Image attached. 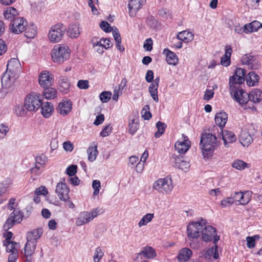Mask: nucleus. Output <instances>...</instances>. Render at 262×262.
Returning <instances> with one entry per match:
<instances>
[{
	"label": "nucleus",
	"instance_id": "1",
	"mask_svg": "<svg viewBox=\"0 0 262 262\" xmlns=\"http://www.w3.org/2000/svg\"><path fill=\"white\" fill-rule=\"evenodd\" d=\"M51 55L54 62L61 63L69 58L70 51L68 47L57 45L52 50Z\"/></svg>",
	"mask_w": 262,
	"mask_h": 262
},
{
	"label": "nucleus",
	"instance_id": "2",
	"mask_svg": "<svg viewBox=\"0 0 262 262\" xmlns=\"http://www.w3.org/2000/svg\"><path fill=\"white\" fill-rule=\"evenodd\" d=\"M216 137L212 134L204 133L201 138L200 146L203 151L211 152L217 146Z\"/></svg>",
	"mask_w": 262,
	"mask_h": 262
},
{
	"label": "nucleus",
	"instance_id": "3",
	"mask_svg": "<svg viewBox=\"0 0 262 262\" xmlns=\"http://www.w3.org/2000/svg\"><path fill=\"white\" fill-rule=\"evenodd\" d=\"M66 30V26L61 23H58L53 26L48 33L49 40L54 43L60 41L63 38Z\"/></svg>",
	"mask_w": 262,
	"mask_h": 262
},
{
	"label": "nucleus",
	"instance_id": "4",
	"mask_svg": "<svg viewBox=\"0 0 262 262\" xmlns=\"http://www.w3.org/2000/svg\"><path fill=\"white\" fill-rule=\"evenodd\" d=\"M40 96L37 93H31L26 97L24 105L28 111H37L41 106Z\"/></svg>",
	"mask_w": 262,
	"mask_h": 262
},
{
	"label": "nucleus",
	"instance_id": "5",
	"mask_svg": "<svg viewBox=\"0 0 262 262\" xmlns=\"http://www.w3.org/2000/svg\"><path fill=\"white\" fill-rule=\"evenodd\" d=\"M206 224L205 221L201 219L200 221L190 223L187 228V233L189 237L197 239L202 233L204 226Z\"/></svg>",
	"mask_w": 262,
	"mask_h": 262
},
{
	"label": "nucleus",
	"instance_id": "6",
	"mask_svg": "<svg viewBox=\"0 0 262 262\" xmlns=\"http://www.w3.org/2000/svg\"><path fill=\"white\" fill-rule=\"evenodd\" d=\"M99 212V209L97 208L91 210L89 212L87 211L80 212L76 219V225L77 226H81L89 223L98 215Z\"/></svg>",
	"mask_w": 262,
	"mask_h": 262
},
{
	"label": "nucleus",
	"instance_id": "7",
	"mask_svg": "<svg viewBox=\"0 0 262 262\" xmlns=\"http://www.w3.org/2000/svg\"><path fill=\"white\" fill-rule=\"evenodd\" d=\"M154 188L159 192L168 194L173 189L171 180L168 177L159 179L154 183Z\"/></svg>",
	"mask_w": 262,
	"mask_h": 262
},
{
	"label": "nucleus",
	"instance_id": "8",
	"mask_svg": "<svg viewBox=\"0 0 262 262\" xmlns=\"http://www.w3.org/2000/svg\"><path fill=\"white\" fill-rule=\"evenodd\" d=\"M23 213L20 210L14 209L13 211L10 213L4 225V229L7 231L11 228L16 223H20L23 220Z\"/></svg>",
	"mask_w": 262,
	"mask_h": 262
},
{
	"label": "nucleus",
	"instance_id": "9",
	"mask_svg": "<svg viewBox=\"0 0 262 262\" xmlns=\"http://www.w3.org/2000/svg\"><path fill=\"white\" fill-rule=\"evenodd\" d=\"M202 240L208 242L213 240V243L216 245L220 239V236L216 235V229L211 226H206L205 224L202 233Z\"/></svg>",
	"mask_w": 262,
	"mask_h": 262
},
{
	"label": "nucleus",
	"instance_id": "10",
	"mask_svg": "<svg viewBox=\"0 0 262 262\" xmlns=\"http://www.w3.org/2000/svg\"><path fill=\"white\" fill-rule=\"evenodd\" d=\"M229 90L232 98L239 104H246L250 100L249 94L244 90L238 89L237 86L229 87Z\"/></svg>",
	"mask_w": 262,
	"mask_h": 262
},
{
	"label": "nucleus",
	"instance_id": "11",
	"mask_svg": "<svg viewBox=\"0 0 262 262\" xmlns=\"http://www.w3.org/2000/svg\"><path fill=\"white\" fill-rule=\"evenodd\" d=\"M246 74L245 69L240 68H236L234 75L229 78V87L236 86V84L243 83L245 80Z\"/></svg>",
	"mask_w": 262,
	"mask_h": 262
},
{
	"label": "nucleus",
	"instance_id": "12",
	"mask_svg": "<svg viewBox=\"0 0 262 262\" xmlns=\"http://www.w3.org/2000/svg\"><path fill=\"white\" fill-rule=\"evenodd\" d=\"M69 188L66 183L65 179L64 178L61 179L60 181L57 183L55 190V192L59 199L63 201H67L69 198Z\"/></svg>",
	"mask_w": 262,
	"mask_h": 262
},
{
	"label": "nucleus",
	"instance_id": "13",
	"mask_svg": "<svg viewBox=\"0 0 262 262\" xmlns=\"http://www.w3.org/2000/svg\"><path fill=\"white\" fill-rule=\"evenodd\" d=\"M27 21L23 17L15 18L10 22L9 29L11 32L18 34L24 31Z\"/></svg>",
	"mask_w": 262,
	"mask_h": 262
},
{
	"label": "nucleus",
	"instance_id": "14",
	"mask_svg": "<svg viewBox=\"0 0 262 262\" xmlns=\"http://www.w3.org/2000/svg\"><path fill=\"white\" fill-rule=\"evenodd\" d=\"M176 150L180 154H185L190 147V142L188 137L185 135H182L181 140H178L174 145Z\"/></svg>",
	"mask_w": 262,
	"mask_h": 262
},
{
	"label": "nucleus",
	"instance_id": "15",
	"mask_svg": "<svg viewBox=\"0 0 262 262\" xmlns=\"http://www.w3.org/2000/svg\"><path fill=\"white\" fill-rule=\"evenodd\" d=\"M146 3V0H130L128 4L129 15L132 17L136 16L137 12Z\"/></svg>",
	"mask_w": 262,
	"mask_h": 262
},
{
	"label": "nucleus",
	"instance_id": "16",
	"mask_svg": "<svg viewBox=\"0 0 262 262\" xmlns=\"http://www.w3.org/2000/svg\"><path fill=\"white\" fill-rule=\"evenodd\" d=\"M38 80L40 85L43 89L52 85L53 79L48 71H42L39 75Z\"/></svg>",
	"mask_w": 262,
	"mask_h": 262
},
{
	"label": "nucleus",
	"instance_id": "17",
	"mask_svg": "<svg viewBox=\"0 0 262 262\" xmlns=\"http://www.w3.org/2000/svg\"><path fill=\"white\" fill-rule=\"evenodd\" d=\"M36 246V244L35 243L27 242L24 247V255L26 257V262H32Z\"/></svg>",
	"mask_w": 262,
	"mask_h": 262
},
{
	"label": "nucleus",
	"instance_id": "18",
	"mask_svg": "<svg viewBox=\"0 0 262 262\" xmlns=\"http://www.w3.org/2000/svg\"><path fill=\"white\" fill-rule=\"evenodd\" d=\"M112 46L110 40L107 38H101L99 41L93 43V47L95 48L96 51L99 54H102L103 52V48L108 49Z\"/></svg>",
	"mask_w": 262,
	"mask_h": 262
},
{
	"label": "nucleus",
	"instance_id": "19",
	"mask_svg": "<svg viewBox=\"0 0 262 262\" xmlns=\"http://www.w3.org/2000/svg\"><path fill=\"white\" fill-rule=\"evenodd\" d=\"M159 82L160 78L159 77H157L154 79L148 88V92L151 98L156 102H158L159 101L158 95V89Z\"/></svg>",
	"mask_w": 262,
	"mask_h": 262
},
{
	"label": "nucleus",
	"instance_id": "20",
	"mask_svg": "<svg viewBox=\"0 0 262 262\" xmlns=\"http://www.w3.org/2000/svg\"><path fill=\"white\" fill-rule=\"evenodd\" d=\"M43 233V230L41 228H38L29 231L27 233V242L35 243L37 244V240L41 236Z\"/></svg>",
	"mask_w": 262,
	"mask_h": 262
},
{
	"label": "nucleus",
	"instance_id": "21",
	"mask_svg": "<svg viewBox=\"0 0 262 262\" xmlns=\"http://www.w3.org/2000/svg\"><path fill=\"white\" fill-rule=\"evenodd\" d=\"M14 74H11V72L6 70V71L3 74L1 78V82L3 87L6 88L11 85L14 80Z\"/></svg>",
	"mask_w": 262,
	"mask_h": 262
},
{
	"label": "nucleus",
	"instance_id": "22",
	"mask_svg": "<svg viewBox=\"0 0 262 262\" xmlns=\"http://www.w3.org/2000/svg\"><path fill=\"white\" fill-rule=\"evenodd\" d=\"M228 119V116L226 112L221 111L217 113L215 117V122L216 124L219 126L221 129L225 126L227 123Z\"/></svg>",
	"mask_w": 262,
	"mask_h": 262
},
{
	"label": "nucleus",
	"instance_id": "23",
	"mask_svg": "<svg viewBox=\"0 0 262 262\" xmlns=\"http://www.w3.org/2000/svg\"><path fill=\"white\" fill-rule=\"evenodd\" d=\"M41 113L45 118H49L52 115L54 111V107L51 102H46L42 103L41 102Z\"/></svg>",
	"mask_w": 262,
	"mask_h": 262
},
{
	"label": "nucleus",
	"instance_id": "24",
	"mask_svg": "<svg viewBox=\"0 0 262 262\" xmlns=\"http://www.w3.org/2000/svg\"><path fill=\"white\" fill-rule=\"evenodd\" d=\"M72 104L71 101H64L59 103L57 111L59 113L62 115H67L72 110Z\"/></svg>",
	"mask_w": 262,
	"mask_h": 262
},
{
	"label": "nucleus",
	"instance_id": "25",
	"mask_svg": "<svg viewBox=\"0 0 262 262\" xmlns=\"http://www.w3.org/2000/svg\"><path fill=\"white\" fill-rule=\"evenodd\" d=\"M58 83L60 91L65 94L68 93L71 86L68 78L64 76H60Z\"/></svg>",
	"mask_w": 262,
	"mask_h": 262
},
{
	"label": "nucleus",
	"instance_id": "26",
	"mask_svg": "<svg viewBox=\"0 0 262 262\" xmlns=\"http://www.w3.org/2000/svg\"><path fill=\"white\" fill-rule=\"evenodd\" d=\"M239 140L244 146L248 147L253 142V137L249 132L243 130L241 133Z\"/></svg>",
	"mask_w": 262,
	"mask_h": 262
},
{
	"label": "nucleus",
	"instance_id": "27",
	"mask_svg": "<svg viewBox=\"0 0 262 262\" xmlns=\"http://www.w3.org/2000/svg\"><path fill=\"white\" fill-rule=\"evenodd\" d=\"M163 53L166 56V60L168 64L175 66L178 63V58L174 52L168 49H165Z\"/></svg>",
	"mask_w": 262,
	"mask_h": 262
},
{
	"label": "nucleus",
	"instance_id": "28",
	"mask_svg": "<svg viewBox=\"0 0 262 262\" xmlns=\"http://www.w3.org/2000/svg\"><path fill=\"white\" fill-rule=\"evenodd\" d=\"M192 254L191 250L187 248L181 249L177 256L179 262H185L189 259Z\"/></svg>",
	"mask_w": 262,
	"mask_h": 262
},
{
	"label": "nucleus",
	"instance_id": "29",
	"mask_svg": "<svg viewBox=\"0 0 262 262\" xmlns=\"http://www.w3.org/2000/svg\"><path fill=\"white\" fill-rule=\"evenodd\" d=\"M221 134L222 139L226 146L228 143H232L236 141V137L232 132L222 129Z\"/></svg>",
	"mask_w": 262,
	"mask_h": 262
},
{
	"label": "nucleus",
	"instance_id": "30",
	"mask_svg": "<svg viewBox=\"0 0 262 262\" xmlns=\"http://www.w3.org/2000/svg\"><path fill=\"white\" fill-rule=\"evenodd\" d=\"M67 31L68 35L70 38H77L80 34V32L79 31V24H70Z\"/></svg>",
	"mask_w": 262,
	"mask_h": 262
},
{
	"label": "nucleus",
	"instance_id": "31",
	"mask_svg": "<svg viewBox=\"0 0 262 262\" xmlns=\"http://www.w3.org/2000/svg\"><path fill=\"white\" fill-rule=\"evenodd\" d=\"M248 97L251 101L258 103L262 100V91L259 89H254L249 93Z\"/></svg>",
	"mask_w": 262,
	"mask_h": 262
},
{
	"label": "nucleus",
	"instance_id": "32",
	"mask_svg": "<svg viewBox=\"0 0 262 262\" xmlns=\"http://www.w3.org/2000/svg\"><path fill=\"white\" fill-rule=\"evenodd\" d=\"M20 63L19 60L16 58H11L8 61L7 65V70L11 72V74H14L20 68Z\"/></svg>",
	"mask_w": 262,
	"mask_h": 262
},
{
	"label": "nucleus",
	"instance_id": "33",
	"mask_svg": "<svg viewBox=\"0 0 262 262\" xmlns=\"http://www.w3.org/2000/svg\"><path fill=\"white\" fill-rule=\"evenodd\" d=\"M4 15L6 19L12 21L15 18H18V13L17 10L13 7H8L4 12Z\"/></svg>",
	"mask_w": 262,
	"mask_h": 262
},
{
	"label": "nucleus",
	"instance_id": "34",
	"mask_svg": "<svg viewBox=\"0 0 262 262\" xmlns=\"http://www.w3.org/2000/svg\"><path fill=\"white\" fill-rule=\"evenodd\" d=\"M193 36L192 32L185 30L179 32L177 36V38L185 42H189L193 40Z\"/></svg>",
	"mask_w": 262,
	"mask_h": 262
},
{
	"label": "nucleus",
	"instance_id": "35",
	"mask_svg": "<svg viewBox=\"0 0 262 262\" xmlns=\"http://www.w3.org/2000/svg\"><path fill=\"white\" fill-rule=\"evenodd\" d=\"M260 23L257 20H254L246 24L244 27V31L245 33L252 32L257 31V30L260 27Z\"/></svg>",
	"mask_w": 262,
	"mask_h": 262
},
{
	"label": "nucleus",
	"instance_id": "36",
	"mask_svg": "<svg viewBox=\"0 0 262 262\" xmlns=\"http://www.w3.org/2000/svg\"><path fill=\"white\" fill-rule=\"evenodd\" d=\"M139 254H142L147 259H152L157 255L155 250L150 246L145 247Z\"/></svg>",
	"mask_w": 262,
	"mask_h": 262
},
{
	"label": "nucleus",
	"instance_id": "37",
	"mask_svg": "<svg viewBox=\"0 0 262 262\" xmlns=\"http://www.w3.org/2000/svg\"><path fill=\"white\" fill-rule=\"evenodd\" d=\"M259 79V76L255 72H250L246 77L247 83L250 86H254L258 82Z\"/></svg>",
	"mask_w": 262,
	"mask_h": 262
},
{
	"label": "nucleus",
	"instance_id": "38",
	"mask_svg": "<svg viewBox=\"0 0 262 262\" xmlns=\"http://www.w3.org/2000/svg\"><path fill=\"white\" fill-rule=\"evenodd\" d=\"M25 36L29 38H33L37 33V28L34 25H32L27 27H25Z\"/></svg>",
	"mask_w": 262,
	"mask_h": 262
},
{
	"label": "nucleus",
	"instance_id": "39",
	"mask_svg": "<svg viewBox=\"0 0 262 262\" xmlns=\"http://www.w3.org/2000/svg\"><path fill=\"white\" fill-rule=\"evenodd\" d=\"M175 161V167L179 168L184 171L188 170L190 165L188 162L182 160L179 158H176Z\"/></svg>",
	"mask_w": 262,
	"mask_h": 262
},
{
	"label": "nucleus",
	"instance_id": "40",
	"mask_svg": "<svg viewBox=\"0 0 262 262\" xmlns=\"http://www.w3.org/2000/svg\"><path fill=\"white\" fill-rule=\"evenodd\" d=\"M233 202H239L240 204L245 205L247 204L249 201V199L247 198L246 200L244 199V195L242 192H235L233 196H232Z\"/></svg>",
	"mask_w": 262,
	"mask_h": 262
},
{
	"label": "nucleus",
	"instance_id": "41",
	"mask_svg": "<svg viewBox=\"0 0 262 262\" xmlns=\"http://www.w3.org/2000/svg\"><path fill=\"white\" fill-rule=\"evenodd\" d=\"M43 93L44 96L47 99H54L57 95L56 90L55 88H51V86L45 88Z\"/></svg>",
	"mask_w": 262,
	"mask_h": 262
},
{
	"label": "nucleus",
	"instance_id": "42",
	"mask_svg": "<svg viewBox=\"0 0 262 262\" xmlns=\"http://www.w3.org/2000/svg\"><path fill=\"white\" fill-rule=\"evenodd\" d=\"M232 166L236 169L242 170L246 168L250 167V164L242 160L237 159L232 163Z\"/></svg>",
	"mask_w": 262,
	"mask_h": 262
},
{
	"label": "nucleus",
	"instance_id": "43",
	"mask_svg": "<svg viewBox=\"0 0 262 262\" xmlns=\"http://www.w3.org/2000/svg\"><path fill=\"white\" fill-rule=\"evenodd\" d=\"M98 151L97 149V146H91L87 149L88 159L91 162H93L96 159Z\"/></svg>",
	"mask_w": 262,
	"mask_h": 262
},
{
	"label": "nucleus",
	"instance_id": "44",
	"mask_svg": "<svg viewBox=\"0 0 262 262\" xmlns=\"http://www.w3.org/2000/svg\"><path fill=\"white\" fill-rule=\"evenodd\" d=\"M154 217V213H147L143 216L138 223V226L141 227L142 226L147 225L148 223L151 222Z\"/></svg>",
	"mask_w": 262,
	"mask_h": 262
},
{
	"label": "nucleus",
	"instance_id": "45",
	"mask_svg": "<svg viewBox=\"0 0 262 262\" xmlns=\"http://www.w3.org/2000/svg\"><path fill=\"white\" fill-rule=\"evenodd\" d=\"M156 127L158 130L155 134V137L156 138L160 137L165 132L166 127V125L161 121H158L156 123Z\"/></svg>",
	"mask_w": 262,
	"mask_h": 262
},
{
	"label": "nucleus",
	"instance_id": "46",
	"mask_svg": "<svg viewBox=\"0 0 262 262\" xmlns=\"http://www.w3.org/2000/svg\"><path fill=\"white\" fill-rule=\"evenodd\" d=\"M256 57V56L252 55L251 53L246 54L242 57L241 62L243 64H246L249 67L251 63L252 62V61H253Z\"/></svg>",
	"mask_w": 262,
	"mask_h": 262
},
{
	"label": "nucleus",
	"instance_id": "47",
	"mask_svg": "<svg viewBox=\"0 0 262 262\" xmlns=\"http://www.w3.org/2000/svg\"><path fill=\"white\" fill-rule=\"evenodd\" d=\"M149 106L148 105H145L141 111L142 117L144 120H149L152 117L149 112Z\"/></svg>",
	"mask_w": 262,
	"mask_h": 262
},
{
	"label": "nucleus",
	"instance_id": "48",
	"mask_svg": "<svg viewBox=\"0 0 262 262\" xmlns=\"http://www.w3.org/2000/svg\"><path fill=\"white\" fill-rule=\"evenodd\" d=\"M112 96L111 92L109 91H104L100 93L99 95V98L100 100L103 103H106L110 99H111Z\"/></svg>",
	"mask_w": 262,
	"mask_h": 262
},
{
	"label": "nucleus",
	"instance_id": "49",
	"mask_svg": "<svg viewBox=\"0 0 262 262\" xmlns=\"http://www.w3.org/2000/svg\"><path fill=\"white\" fill-rule=\"evenodd\" d=\"M28 111H27L26 108L25 107V105H18L15 108V114L17 116H23L25 115Z\"/></svg>",
	"mask_w": 262,
	"mask_h": 262
},
{
	"label": "nucleus",
	"instance_id": "50",
	"mask_svg": "<svg viewBox=\"0 0 262 262\" xmlns=\"http://www.w3.org/2000/svg\"><path fill=\"white\" fill-rule=\"evenodd\" d=\"M100 187L101 184L100 181L95 180L93 181L92 187L94 189V195L96 196L98 194Z\"/></svg>",
	"mask_w": 262,
	"mask_h": 262
},
{
	"label": "nucleus",
	"instance_id": "51",
	"mask_svg": "<svg viewBox=\"0 0 262 262\" xmlns=\"http://www.w3.org/2000/svg\"><path fill=\"white\" fill-rule=\"evenodd\" d=\"M138 128V125L137 123L135 122L134 119L132 120L131 122L129 123V133L133 135L137 132Z\"/></svg>",
	"mask_w": 262,
	"mask_h": 262
},
{
	"label": "nucleus",
	"instance_id": "52",
	"mask_svg": "<svg viewBox=\"0 0 262 262\" xmlns=\"http://www.w3.org/2000/svg\"><path fill=\"white\" fill-rule=\"evenodd\" d=\"M104 254L100 247H97L95 252V254L93 257L94 261L98 260V262L102 258Z\"/></svg>",
	"mask_w": 262,
	"mask_h": 262
},
{
	"label": "nucleus",
	"instance_id": "53",
	"mask_svg": "<svg viewBox=\"0 0 262 262\" xmlns=\"http://www.w3.org/2000/svg\"><path fill=\"white\" fill-rule=\"evenodd\" d=\"M99 26L105 32H111L112 30L111 25L106 21H102Z\"/></svg>",
	"mask_w": 262,
	"mask_h": 262
},
{
	"label": "nucleus",
	"instance_id": "54",
	"mask_svg": "<svg viewBox=\"0 0 262 262\" xmlns=\"http://www.w3.org/2000/svg\"><path fill=\"white\" fill-rule=\"evenodd\" d=\"M77 167L75 165H72L66 169V173L70 177H72L77 172Z\"/></svg>",
	"mask_w": 262,
	"mask_h": 262
},
{
	"label": "nucleus",
	"instance_id": "55",
	"mask_svg": "<svg viewBox=\"0 0 262 262\" xmlns=\"http://www.w3.org/2000/svg\"><path fill=\"white\" fill-rule=\"evenodd\" d=\"M252 61V62L251 63L249 68L253 70H258L260 68V62H259L257 57H256Z\"/></svg>",
	"mask_w": 262,
	"mask_h": 262
},
{
	"label": "nucleus",
	"instance_id": "56",
	"mask_svg": "<svg viewBox=\"0 0 262 262\" xmlns=\"http://www.w3.org/2000/svg\"><path fill=\"white\" fill-rule=\"evenodd\" d=\"M254 236H248L246 238L247 246L249 248H252L255 246V239Z\"/></svg>",
	"mask_w": 262,
	"mask_h": 262
},
{
	"label": "nucleus",
	"instance_id": "57",
	"mask_svg": "<svg viewBox=\"0 0 262 262\" xmlns=\"http://www.w3.org/2000/svg\"><path fill=\"white\" fill-rule=\"evenodd\" d=\"M152 40L149 38L145 40L143 47L146 51H150L152 49Z\"/></svg>",
	"mask_w": 262,
	"mask_h": 262
},
{
	"label": "nucleus",
	"instance_id": "58",
	"mask_svg": "<svg viewBox=\"0 0 262 262\" xmlns=\"http://www.w3.org/2000/svg\"><path fill=\"white\" fill-rule=\"evenodd\" d=\"M213 253V247H212V248H209L206 251H204L203 253H202V256L204 257V258L207 260H209L212 256Z\"/></svg>",
	"mask_w": 262,
	"mask_h": 262
},
{
	"label": "nucleus",
	"instance_id": "59",
	"mask_svg": "<svg viewBox=\"0 0 262 262\" xmlns=\"http://www.w3.org/2000/svg\"><path fill=\"white\" fill-rule=\"evenodd\" d=\"M9 183L8 181H3L0 183V194L5 193L7 191Z\"/></svg>",
	"mask_w": 262,
	"mask_h": 262
},
{
	"label": "nucleus",
	"instance_id": "60",
	"mask_svg": "<svg viewBox=\"0 0 262 262\" xmlns=\"http://www.w3.org/2000/svg\"><path fill=\"white\" fill-rule=\"evenodd\" d=\"M112 132V127L110 125L105 126L100 133V136L103 137L108 136Z\"/></svg>",
	"mask_w": 262,
	"mask_h": 262
},
{
	"label": "nucleus",
	"instance_id": "61",
	"mask_svg": "<svg viewBox=\"0 0 262 262\" xmlns=\"http://www.w3.org/2000/svg\"><path fill=\"white\" fill-rule=\"evenodd\" d=\"M77 86L80 89H87L89 87L88 80H80L77 82Z\"/></svg>",
	"mask_w": 262,
	"mask_h": 262
},
{
	"label": "nucleus",
	"instance_id": "62",
	"mask_svg": "<svg viewBox=\"0 0 262 262\" xmlns=\"http://www.w3.org/2000/svg\"><path fill=\"white\" fill-rule=\"evenodd\" d=\"M35 193L37 195H46L48 193V190L46 187L40 186V187L36 189Z\"/></svg>",
	"mask_w": 262,
	"mask_h": 262
},
{
	"label": "nucleus",
	"instance_id": "63",
	"mask_svg": "<svg viewBox=\"0 0 262 262\" xmlns=\"http://www.w3.org/2000/svg\"><path fill=\"white\" fill-rule=\"evenodd\" d=\"M234 203L232 196L229 197L221 201V205L224 207H227Z\"/></svg>",
	"mask_w": 262,
	"mask_h": 262
},
{
	"label": "nucleus",
	"instance_id": "64",
	"mask_svg": "<svg viewBox=\"0 0 262 262\" xmlns=\"http://www.w3.org/2000/svg\"><path fill=\"white\" fill-rule=\"evenodd\" d=\"M214 95V92L212 90L207 89L204 95V99L206 100H209L211 99Z\"/></svg>",
	"mask_w": 262,
	"mask_h": 262
}]
</instances>
